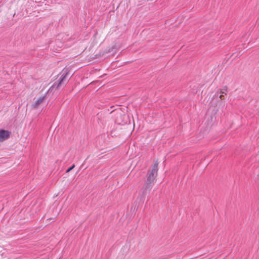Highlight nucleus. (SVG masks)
<instances>
[{"instance_id":"39448f33","label":"nucleus","mask_w":259,"mask_h":259,"mask_svg":"<svg viewBox=\"0 0 259 259\" xmlns=\"http://www.w3.org/2000/svg\"><path fill=\"white\" fill-rule=\"evenodd\" d=\"M45 97V96H44L38 98L33 104L32 107L34 108H38V106L44 102Z\"/></svg>"},{"instance_id":"f03ea898","label":"nucleus","mask_w":259,"mask_h":259,"mask_svg":"<svg viewBox=\"0 0 259 259\" xmlns=\"http://www.w3.org/2000/svg\"><path fill=\"white\" fill-rule=\"evenodd\" d=\"M59 82L57 86L58 89L62 84L66 83L71 76L70 69L68 67H65L60 73Z\"/></svg>"},{"instance_id":"f257e3e1","label":"nucleus","mask_w":259,"mask_h":259,"mask_svg":"<svg viewBox=\"0 0 259 259\" xmlns=\"http://www.w3.org/2000/svg\"><path fill=\"white\" fill-rule=\"evenodd\" d=\"M158 163L155 162L151 170H149L147 173V178L146 182L147 186H150L153 183L157 176Z\"/></svg>"},{"instance_id":"20e7f679","label":"nucleus","mask_w":259,"mask_h":259,"mask_svg":"<svg viewBox=\"0 0 259 259\" xmlns=\"http://www.w3.org/2000/svg\"><path fill=\"white\" fill-rule=\"evenodd\" d=\"M228 93V88L227 86H224L222 89H220L218 92L216 93L215 95H218V94H220L219 98L221 100L225 99V95H226Z\"/></svg>"},{"instance_id":"7ed1b4c3","label":"nucleus","mask_w":259,"mask_h":259,"mask_svg":"<svg viewBox=\"0 0 259 259\" xmlns=\"http://www.w3.org/2000/svg\"><path fill=\"white\" fill-rule=\"evenodd\" d=\"M10 135V132L4 130H0V142H3L9 138Z\"/></svg>"},{"instance_id":"423d86ee","label":"nucleus","mask_w":259,"mask_h":259,"mask_svg":"<svg viewBox=\"0 0 259 259\" xmlns=\"http://www.w3.org/2000/svg\"><path fill=\"white\" fill-rule=\"evenodd\" d=\"M74 167L75 165L73 164L71 167H70L66 170V172H69V171H70L72 169H73L74 168Z\"/></svg>"}]
</instances>
